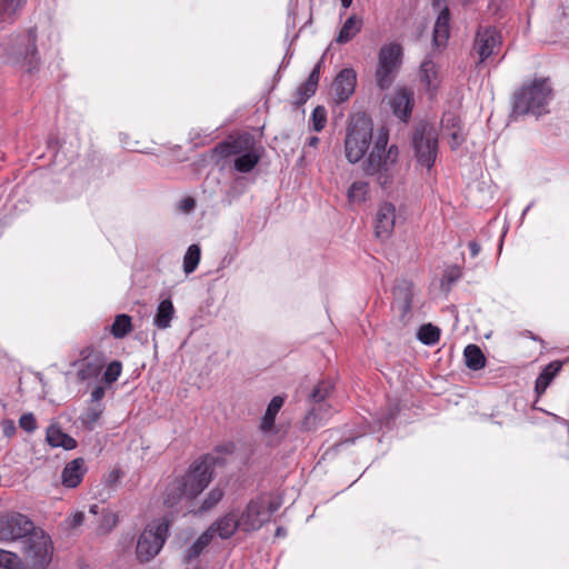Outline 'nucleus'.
Segmentation results:
<instances>
[{
    "mask_svg": "<svg viewBox=\"0 0 569 569\" xmlns=\"http://www.w3.org/2000/svg\"><path fill=\"white\" fill-rule=\"evenodd\" d=\"M388 140V130L380 128L363 168L367 174L377 178L382 188L389 187L400 173L399 150L396 146H390L387 149Z\"/></svg>",
    "mask_w": 569,
    "mask_h": 569,
    "instance_id": "f257e3e1",
    "label": "nucleus"
},
{
    "mask_svg": "<svg viewBox=\"0 0 569 569\" xmlns=\"http://www.w3.org/2000/svg\"><path fill=\"white\" fill-rule=\"evenodd\" d=\"M551 87L545 79H535L523 84L513 94V116L533 114L541 116L547 112V106L551 100Z\"/></svg>",
    "mask_w": 569,
    "mask_h": 569,
    "instance_id": "f03ea898",
    "label": "nucleus"
},
{
    "mask_svg": "<svg viewBox=\"0 0 569 569\" xmlns=\"http://www.w3.org/2000/svg\"><path fill=\"white\" fill-rule=\"evenodd\" d=\"M403 57V47L398 41H387L380 46L375 68V81L380 90L392 86L402 67Z\"/></svg>",
    "mask_w": 569,
    "mask_h": 569,
    "instance_id": "7ed1b4c3",
    "label": "nucleus"
},
{
    "mask_svg": "<svg viewBox=\"0 0 569 569\" xmlns=\"http://www.w3.org/2000/svg\"><path fill=\"white\" fill-rule=\"evenodd\" d=\"M372 131V122L366 116L350 118L345 138V154L350 163H357L363 158L371 143Z\"/></svg>",
    "mask_w": 569,
    "mask_h": 569,
    "instance_id": "20e7f679",
    "label": "nucleus"
},
{
    "mask_svg": "<svg viewBox=\"0 0 569 569\" xmlns=\"http://www.w3.org/2000/svg\"><path fill=\"white\" fill-rule=\"evenodd\" d=\"M53 546L50 537L36 528L21 541L22 560L27 569H46L52 560Z\"/></svg>",
    "mask_w": 569,
    "mask_h": 569,
    "instance_id": "39448f33",
    "label": "nucleus"
},
{
    "mask_svg": "<svg viewBox=\"0 0 569 569\" xmlns=\"http://www.w3.org/2000/svg\"><path fill=\"white\" fill-rule=\"evenodd\" d=\"M169 523L166 520H157L149 523L141 532L137 541V558L141 562H148L154 558L163 547Z\"/></svg>",
    "mask_w": 569,
    "mask_h": 569,
    "instance_id": "423d86ee",
    "label": "nucleus"
},
{
    "mask_svg": "<svg viewBox=\"0 0 569 569\" xmlns=\"http://www.w3.org/2000/svg\"><path fill=\"white\" fill-rule=\"evenodd\" d=\"M211 476L212 469L208 461L192 465L182 481L177 485L178 499L197 497L209 485Z\"/></svg>",
    "mask_w": 569,
    "mask_h": 569,
    "instance_id": "0eeeda50",
    "label": "nucleus"
},
{
    "mask_svg": "<svg viewBox=\"0 0 569 569\" xmlns=\"http://www.w3.org/2000/svg\"><path fill=\"white\" fill-rule=\"evenodd\" d=\"M36 529L34 523L16 511L0 513V542L22 541Z\"/></svg>",
    "mask_w": 569,
    "mask_h": 569,
    "instance_id": "6e6552de",
    "label": "nucleus"
},
{
    "mask_svg": "<svg viewBox=\"0 0 569 569\" xmlns=\"http://www.w3.org/2000/svg\"><path fill=\"white\" fill-rule=\"evenodd\" d=\"M277 509L278 505H274L264 497L250 500L244 511L238 517L240 529L247 532L260 529L263 523L269 521L271 515Z\"/></svg>",
    "mask_w": 569,
    "mask_h": 569,
    "instance_id": "1a4fd4ad",
    "label": "nucleus"
},
{
    "mask_svg": "<svg viewBox=\"0 0 569 569\" xmlns=\"http://www.w3.org/2000/svg\"><path fill=\"white\" fill-rule=\"evenodd\" d=\"M416 158L421 166L431 169L438 152V137L432 128H423L413 137Z\"/></svg>",
    "mask_w": 569,
    "mask_h": 569,
    "instance_id": "9d476101",
    "label": "nucleus"
},
{
    "mask_svg": "<svg viewBox=\"0 0 569 569\" xmlns=\"http://www.w3.org/2000/svg\"><path fill=\"white\" fill-rule=\"evenodd\" d=\"M242 139H236L220 144L217 152L223 157L237 156L234 159V169L239 172L251 171L259 161V157L251 150L242 153Z\"/></svg>",
    "mask_w": 569,
    "mask_h": 569,
    "instance_id": "9b49d317",
    "label": "nucleus"
},
{
    "mask_svg": "<svg viewBox=\"0 0 569 569\" xmlns=\"http://www.w3.org/2000/svg\"><path fill=\"white\" fill-rule=\"evenodd\" d=\"M417 82L420 91L435 97L442 82L440 67L433 60H423L417 71Z\"/></svg>",
    "mask_w": 569,
    "mask_h": 569,
    "instance_id": "f8f14e48",
    "label": "nucleus"
},
{
    "mask_svg": "<svg viewBox=\"0 0 569 569\" xmlns=\"http://www.w3.org/2000/svg\"><path fill=\"white\" fill-rule=\"evenodd\" d=\"M501 46V36L492 27L479 28L475 39L473 49L479 56V61L483 62L492 54H497Z\"/></svg>",
    "mask_w": 569,
    "mask_h": 569,
    "instance_id": "ddd939ff",
    "label": "nucleus"
},
{
    "mask_svg": "<svg viewBox=\"0 0 569 569\" xmlns=\"http://www.w3.org/2000/svg\"><path fill=\"white\" fill-rule=\"evenodd\" d=\"M357 73L352 68L342 69L335 78L331 90L337 102L347 101L355 92Z\"/></svg>",
    "mask_w": 569,
    "mask_h": 569,
    "instance_id": "4468645a",
    "label": "nucleus"
},
{
    "mask_svg": "<svg viewBox=\"0 0 569 569\" xmlns=\"http://www.w3.org/2000/svg\"><path fill=\"white\" fill-rule=\"evenodd\" d=\"M396 207L390 202H383L379 206L376 213L375 231L380 239H388L393 232L396 226Z\"/></svg>",
    "mask_w": 569,
    "mask_h": 569,
    "instance_id": "2eb2a0df",
    "label": "nucleus"
},
{
    "mask_svg": "<svg viewBox=\"0 0 569 569\" xmlns=\"http://www.w3.org/2000/svg\"><path fill=\"white\" fill-rule=\"evenodd\" d=\"M389 103L393 114L400 120L407 121L413 108V92L399 87L395 90Z\"/></svg>",
    "mask_w": 569,
    "mask_h": 569,
    "instance_id": "dca6fc26",
    "label": "nucleus"
},
{
    "mask_svg": "<svg viewBox=\"0 0 569 569\" xmlns=\"http://www.w3.org/2000/svg\"><path fill=\"white\" fill-rule=\"evenodd\" d=\"M37 32L36 29L30 28L26 34L22 36L24 48L17 47L14 53L21 58L29 69H32L38 61V50L36 46Z\"/></svg>",
    "mask_w": 569,
    "mask_h": 569,
    "instance_id": "f3484780",
    "label": "nucleus"
},
{
    "mask_svg": "<svg viewBox=\"0 0 569 569\" xmlns=\"http://www.w3.org/2000/svg\"><path fill=\"white\" fill-rule=\"evenodd\" d=\"M87 472L86 462L82 458H76L68 462L62 470L61 481L67 488H76L80 485Z\"/></svg>",
    "mask_w": 569,
    "mask_h": 569,
    "instance_id": "a211bd4d",
    "label": "nucleus"
},
{
    "mask_svg": "<svg viewBox=\"0 0 569 569\" xmlns=\"http://www.w3.org/2000/svg\"><path fill=\"white\" fill-rule=\"evenodd\" d=\"M322 61H319L311 73L309 74L308 79L298 87L296 92V104H303L309 98H311L318 88V82L320 79V69H321Z\"/></svg>",
    "mask_w": 569,
    "mask_h": 569,
    "instance_id": "6ab92c4d",
    "label": "nucleus"
},
{
    "mask_svg": "<svg viewBox=\"0 0 569 569\" xmlns=\"http://www.w3.org/2000/svg\"><path fill=\"white\" fill-rule=\"evenodd\" d=\"M240 528V521L233 512L227 513L217 520L207 531H211V538L216 535L221 539L231 537Z\"/></svg>",
    "mask_w": 569,
    "mask_h": 569,
    "instance_id": "aec40b11",
    "label": "nucleus"
},
{
    "mask_svg": "<svg viewBox=\"0 0 569 569\" xmlns=\"http://www.w3.org/2000/svg\"><path fill=\"white\" fill-rule=\"evenodd\" d=\"M450 14L448 8H440V12L433 28V43L436 47H443L450 34Z\"/></svg>",
    "mask_w": 569,
    "mask_h": 569,
    "instance_id": "412c9836",
    "label": "nucleus"
},
{
    "mask_svg": "<svg viewBox=\"0 0 569 569\" xmlns=\"http://www.w3.org/2000/svg\"><path fill=\"white\" fill-rule=\"evenodd\" d=\"M283 402H284V399L281 396L273 397L271 399V401L269 402L266 413L262 417L261 422H260V430L263 433H267V435L276 433L274 420H276V417H277L278 412L280 411L281 407L283 406Z\"/></svg>",
    "mask_w": 569,
    "mask_h": 569,
    "instance_id": "4be33fe9",
    "label": "nucleus"
},
{
    "mask_svg": "<svg viewBox=\"0 0 569 569\" xmlns=\"http://www.w3.org/2000/svg\"><path fill=\"white\" fill-rule=\"evenodd\" d=\"M46 440L53 448L61 447L64 450H72L77 447V441L64 433L58 425L48 427Z\"/></svg>",
    "mask_w": 569,
    "mask_h": 569,
    "instance_id": "5701e85b",
    "label": "nucleus"
},
{
    "mask_svg": "<svg viewBox=\"0 0 569 569\" xmlns=\"http://www.w3.org/2000/svg\"><path fill=\"white\" fill-rule=\"evenodd\" d=\"M174 313L176 311L171 299L161 300L153 318V325L161 330L168 329L171 326Z\"/></svg>",
    "mask_w": 569,
    "mask_h": 569,
    "instance_id": "b1692460",
    "label": "nucleus"
},
{
    "mask_svg": "<svg viewBox=\"0 0 569 569\" xmlns=\"http://www.w3.org/2000/svg\"><path fill=\"white\" fill-rule=\"evenodd\" d=\"M362 28V19L356 14L350 16L341 27L336 41L338 43H347L353 39Z\"/></svg>",
    "mask_w": 569,
    "mask_h": 569,
    "instance_id": "393cba45",
    "label": "nucleus"
},
{
    "mask_svg": "<svg viewBox=\"0 0 569 569\" xmlns=\"http://www.w3.org/2000/svg\"><path fill=\"white\" fill-rule=\"evenodd\" d=\"M466 366L471 370H480L486 365V358L481 349L476 345H468L465 348Z\"/></svg>",
    "mask_w": 569,
    "mask_h": 569,
    "instance_id": "a878e982",
    "label": "nucleus"
},
{
    "mask_svg": "<svg viewBox=\"0 0 569 569\" xmlns=\"http://www.w3.org/2000/svg\"><path fill=\"white\" fill-rule=\"evenodd\" d=\"M369 184L365 181L353 182L348 191L347 197L350 203L361 204L368 199Z\"/></svg>",
    "mask_w": 569,
    "mask_h": 569,
    "instance_id": "bb28decb",
    "label": "nucleus"
},
{
    "mask_svg": "<svg viewBox=\"0 0 569 569\" xmlns=\"http://www.w3.org/2000/svg\"><path fill=\"white\" fill-rule=\"evenodd\" d=\"M27 0H0V20L13 21L14 16L26 4Z\"/></svg>",
    "mask_w": 569,
    "mask_h": 569,
    "instance_id": "cd10ccee",
    "label": "nucleus"
},
{
    "mask_svg": "<svg viewBox=\"0 0 569 569\" xmlns=\"http://www.w3.org/2000/svg\"><path fill=\"white\" fill-rule=\"evenodd\" d=\"M132 330L131 317L128 315H118L111 326V335L116 339L124 338Z\"/></svg>",
    "mask_w": 569,
    "mask_h": 569,
    "instance_id": "c85d7f7f",
    "label": "nucleus"
},
{
    "mask_svg": "<svg viewBox=\"0 0 569 569\" xmlns=\"http://www.w3.org/2000/svg\"><path fill=\"white\" fill-rule=\"evenodd\" d=\"M0 569H27V566L16 552L0 548Z\"/></svg>",
    "mask_w": 569,
    "mask_h": 569,
    "instance_id": "c756f323",
    "label": "nucleus"
},
{
    "mask_svg": "<svg viewBox=\"0 0 569 569\" xmlns=\"http://www.w3.org/2000/svg\"><path fill=\"white\" fill-rule=\"evenodd\" d=\"M200 247L198 244H191L184 257H183V270L186 273L193 272L200 262Z\"/></svg>",
    "mask_w": 569,
    "mask_h": 569,
    "instance_id": "7c9ffc66",
    "label": "nucleus"
},
{
    "mask_svg": "<svg viewBox=\"0 0 569 569\" xmlns=\"http://www.w3.org/2000/svg\"><path fill=\"white\" fill-rule=\"evenodd\" d=\"M211 531L203 532L197 541L187 550L186 561L197 558L211 541Z\"/></svg>",
    "mask_w": 569,
    "mask_h": 569,
    "instance_id": "2f4dec72",
    "label": "nucleus"
},
{
    "mask_svg": "<svg viewBox=\"0 0 569 569\" xmlns=\"http://www.w3.org/2000/svg\"><path fill=\"white\" fill-rule=\"evenodd\" d=\"M439 338L440 330L430 323L421 326L418 331V339L425 345H435Z\"/></svg>",
    "mask_w": 569,
    "mask_h": 569,
    "instance_id": "473e14b6",
    "label": "nucleus"
},
{
    "mask_svg": "<svg viewBox=\"0 0 569 569\" xmlns=\"http://www.w3.org/2000/svg\"><path fill=\"white\" fill-rule=\"evenodd\" d=\"M327 123V110L322 106H318L313 109L311 114V127L315 131H321Z\"/></svg>",
    "mask_w": 569,
    "mask_h": 569,
    "instance_id": "72a5a7b5",
    "label": "nucleus"
},
{
    "mask_svg": "<svg viewBox=\"0 0 569 569\" xmlns=\"http://www.w3.org/2000/svg\"><path fill=\"white\" fill-rule=\"evenodd\" d=\"M118 525V517L113 512H106L102 515L101 523H100V532L106 533L112 530Z\"/></svg>",
    "mask_w": 569,
    "mask_h": 569,
    "instance_id": "f704fd0d",
    "label": "nucleus"
},
{
    "mask_svg": "<svg viewBox=\"0 0 569 569\" xmlns=\"http://www.w3.org/2000/svg\"><path fill=\"white\" fill-rule=\"evenodd\" d=\"M19 427L26 432L31 433L38 428V423L33 413L28 412L20 417Z\"/></svg>",
    "mask_w": 569,
    "mask_h": 569,
    "instance_id": "c9c22d12",
    "label": "nucleus"
},
{
    "mask_svg": "<svg viewBox=\"0 0 569 569\" xmlns=\"http://www.w3.org/2000/svg\"><path fill=\"white\" fill-rule=\"evenodd\" d=\"M122 366L119 361L109 363L104 371V380L108 383L114 382L121 375Z\"/></svg>",
    "mask_w": 569,
    "mask_h": 569,
    "instance_id": "e433bc0d",
    "label": "nucleus"
},
{
    "mask_svg": "<svg viewBox=\"0 0 569 569\" xmlns=\"http://www.w3.org/2000/svg\"><path fill=\"white\" fill-rule=\"evenodd\" d=\"M223 497V491L219 488H213L202 505V510H208L216 506Z\"/></svg>",
    "mask_w": 569,
    "mask_h": 569,
    "instance_id": "4c0bfd02",
    "label": "nucleus"
},
{
    "mask_svg": "<svg viewBox=\"0 0 569 569\" xmlns=\"http://www.w3.org/2000/svg\"><path fill=\"white\" fill-rule=\"evenodd\" d=\"M332 386L330 382H321L319 383L313 392H312V398L316 400V401H322L326 399V397L328 396V393L330 392Z\"/></svg>",
    "mask_w": 569,
    "mask_h": 569,
    "instance_id": "58836bf2",
    "label": "nucleus"
},
{
    "mask_svg": "<svg viewBox=\"0 0 569 569\" xmlns=\"http://www.w3.org/2000/svg\"><path fill=\"white\" fill-rule=\"evenodd\" d=\"M561 369V362L559 361H552L550 362L540 373L545 378H548L549 381H552L555 376L559 372Z\"/></svg>",
    "mask_w": 569,
    "mask_h": 569,
    "instance_id": "ea45409f",
    "label": "nucleus"
},
{
    "mask_svg": "<svg viewBox=\"0 0 569 569\" xmlns=\"http://www.w3.org/2000/svg\"><path fill=\"white\" fill-rule=\"evenodd\" d=\"M100 415H101V410H98V409H89L82 420L83 422L89 427V428H92L93 425L99 420L100 418Z\"/></svg>",
    "mask_w": 569,
    "mask_h": 569,
    "instance_id": "a19ab883",
    "label": "nucleus"
},
{
    "mask_svg": "<svg viewBox=\"0 0 569 569\" xmlns=\"http://www.w3.org/2000/svg\"><path fill=\"white\" fill-rule=\"evenodd\" d=\"M87 368L86 369H81L79 371V375L81 377V379H87L89 377H92V376H96L98 375L100 368H101V365H91L90 362H87Z\"/></svg>",
    "mask_w": 569,
    "mask_h": 569,
    "instance_id": "79ce46f5",
    "label": "nucleus"
},
{
    "mask_svg": "<svg viewBox=\"0 0 569 569\" xmlns=\"http://www.w3.org/2000/svg\"><path fill=\"white\" fill-rule=\"evenodd\" d=\"M2 433L7 438H12L16 435L17 428L13 420L6 419L1 422Z\"/></svg>",
    "mask_w": 569,
    "mask_h": 569,
    "instance_id": "37998d69",
    "label": "nucleus"
},
{
    "mask_svg": "<svg viewBox=\"0 0 569 569\" xmlns=\"http://www.w3.org/2000/svg\"><path fill=\"white\" fill-rule=\"evenodd\" d=\"M318 427V423H317V415L316 412L312 410L310 411L305 420H303V428L307 429V430H312V429H316Z\"/></svg>",
    "mask_w": 569,
    "mask_h": 569,
    "instance_id": "c03bdc74",
    "label": "nucleus"
},
{
    "mask_svg": "<svg viewBox=\"0 0 569 569\" xmlns=\"http://www.w3.org/2000/svg\"><path fill=\"white\" fill-rule=\"evenodd\" d=\"M69 526L71 528L80 527L84 521V513L83 512H76L69 518Z\"/></svg>",
    "mask_w": 569,
    "mask_h": 569,
    "instance_id": "a18cd8bd",
    "label": "nucleus"
},
{
    "mask_svg": "<svg viewBox=\"0 0 569 569\" xmlns=\"http://www.w3.org/2000/svg\"><path fill=\"white\" fill-rule=\"evenodd\" d=\"M551 381L548 380V378H545L543 376L539 375V377L536 380V391L538 393H543Z\"/></svg>",
    "mask_w": 569,
    "mask_h": 569,
    "instance_id": "49530a36",
    "label": "nucleus"
},
{
    "mask_svg": "<svg viewBox=\"0 0 569 569\" xmlns=\"http://www.w3.org/2000/svg\"><path fill=\"white\" fill-rule=\"evenodd\" d=\"M194 206H196L194 200L192 198L188 197V198H184L181 201L180 208H181L182 211L188 212L191 209H193Z\"/></svg>",
    "mask_w": 569,
    "mask_h": 569,
    "instance_id": "de8ad7c7",
    "label": "nucleus"
},
{
    "mask_svg": "<svg viewBox=\"0 0 569 569\" xmlns=\"http://www.w3.org/2000/svg\"><path fill=\"white\" fill-rule=\"evenodd\" d=\"M103 396H104V389L102 387H97L91 392V399L93 401L101 400L103 398Z\"/></svg>",
    "mask_w": 569,
    "mask_h": 569,
    "instance_id": "09e8293b",
    "label": "nucleus"
},
{
    "mask_svg": "<svg viewBox=\"0 0 569 569\" xmlns=\"http://www.w3.org/2000/svg\"><path fill=\"white\" fill-rule=\"evenodd\" d=\"M462 140H463L462 136L455 131L451 134V148L452 149L458 148L461 144Z\"/></svg>",
    "mask_w": 569,
    "mask_h": 569,
    "instance_id": "8fccbe9b",
    "label": "nucleus"
},
{
    "mask_svg": "<svg viewBox=\"0 0 569 569\" xmlns=\"http://www.w3.org/2000/svg\"><path fill=\"white\" fill-rule=\"evenodd\" d=\"M469 249L471 256L475 258L479 254L481 248L479 243H477L476 241H471L469 242Z\"/></svg>",
    "mask_w": 569,
    "mask_h": 569,
    "instance_id": "3c124183",
    "label": "nucleus"
},
{
    "mask_svg": "<svg viewBox=\"0 0 569 569\" xmlns=\"http://www.w3.org/2000/svg\"><path fill=\"white\" fill-rule=\"evenodd\" d=\"M319 142H320V139L318 137H310L307 142V146L316 149L318 147Z\"/></svg>",
    "mask_w": 569,
    "mask_h": 569,
    "instance_id": "603ef678",
    "label": "nucleus"
},
{
    "mask_svg": "<svg viewBox=\"0 0 569 569\" xmlns=\"http://www.w3.org/2000/svg\"><path fill=\"white\" fill-rule=\"evenodd\" d=\"M340 1H341L342 8L346 10L352 4L353 0H340Z\"/></svg>",
    "mask_w": 569,
    "mask_h": 569,
    "instance_id": "864d4df0",
    "label": "nucleus"
},
{
    "mask_svg": "<svg viewBox=\"0 0 569 569\" xmlns=\"http://www.w3.org/2000/svg\"><path fill=\"white\" fill-rule=\"evenodd\" d=\"M286 535V530L283 528H278L276 530V536L277 537H283Z\"/></svg>",
    "mask_w": 569,
    "mask_h": 569,
    "instance_id": "5fc2aeb1",
    "label": "nucleus"
},
{
    "mask_svg": "<svg viewBox=\"0 0 569 569\" xmlns=\"http://www.w3.org/2000/svg\"><path fill=\"white\" fill-rule=\"evenodd\" d=\"M164 502L171 507V506H173V505L176 503V500H174V499H171V498L168 496V498L166 499V501H164Z\"/></svg>",
    "mask_w": 569,
    "mask_h": 569,
    "instance_id": "6e6d98bb",
    "label": "nucleus"
},
{
    "mask_svg": "<svg viewBox=\"0 0 569 569\" xmlns=\"http://www.w3.org/2000/svg\"><path fill=\"white\" fill-rule=\"evenodd\" d=\"M402 309H403V311H405V312H406V311H408V310L410 309V303H409V301H408V300H406V301H405V303H403V306H402Z\"/></svg>",
    "mask_w": 569,
    "mask_h": 569,
    "instance_id": "4d7b16f0",
    "label": "nucleus"
},
{
    "mask_svg": "<svg viewBox=\"0 0 569 569\" xmlns=\"http://www.w3.org/2000/svg\"><path fill=\"white\" fill-rule=\"evenodd\" d=\"M90 512H92L94 515L98 513V506L97 505L91 506L90 507Z\"/></svg>",
    "mask_w": 569,
    "mask_h": 569,
    "instance_id": "13d9d810",
    "label": "nucleus"
},
{
    "mask_svg": "<svg viewBox=\"0 0 569 569\" xmlns=\"http://www.w3.org/2000/svg\"><path fill=\"white\" fill-rule=\"evenodd\" d=\"M435 4L439 8L441 7L440 1H436Z\"/></svg>",
    "mask_w": 569,
    "mask_h": 569,
    "instance_id": "bf43d9fd",
    "label": "nucleus"
}]
</instances>
